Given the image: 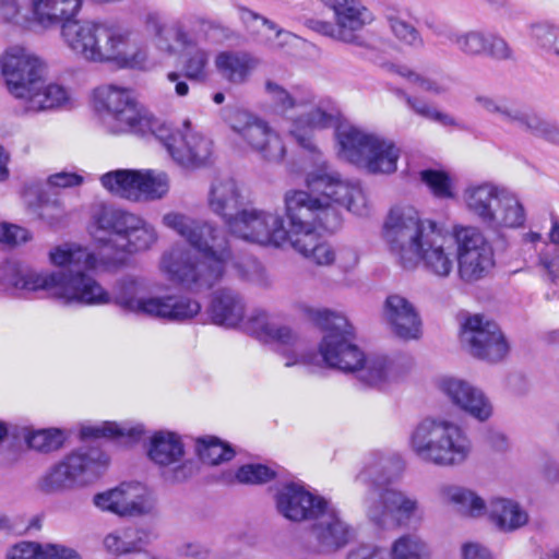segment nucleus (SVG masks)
<instances>
[{
    "label": "nucleus",
    "mask_w": 559,
    "mask_h": 559,
    "mask_svg": "<svg viewBox=\"0 0 559 559\" xmlns=\"http://www.w3.org/2000/svg\"><path fill=\"white\" fill-rule=\"evenodd\" d=\"M197 452L201 461L210 465H218L234 457L233 448L214 436L198 439Z\"/></svg>",
    "instance_id": "obj_45"
},
{
    "label": "nucleus",
    "mask_w": 559,
    "mask_h": 559,
    "mask_svg": "<svg viewBox=\"0 0 559 559\" xmlns=\"http://www.w3.org/2000/svg\"><path fill=\"white\" fill-rule=\"evenodd\" d=\"M2 75L9 92L21 95L23 88L34 84L45 73L44 62L23 46L9 47L0 59Z\"/></svg>",
    "instance_id": "obj_23"
},
{
    "label": "nucleus",
    "mask_w": 559,
    "mask_h": 559,
    "mask_svg": "<svg viewBox=\"0 0 559 559\" xmlns=\"http://www.w3.org/2000/svg\"><path fill=\"white\" fill-rule=\"evenodd\" d=\"M464 559H492L489 550L477 543H466L462 546Z\"/></svg>",
    "instance_id": "obj_62"
},
{
    "label": "nucleus",
    "mask_w": 559,
    "mask_h": 559,
    "mask_svg": "<svg viewBox=\"0 0 559 559\" xmlns=\"http://www.w3.org/2000/svg\"><path fill=\"white\" fill-rule=\"evenodd\" d=\"M237 14L246 34L257 44L283 49L297 39L290 32L246 7H238Z\"/></svg>",
    "instance_id": "obj_28"
},
{
    "label": "nucleus",
    "mask_w": 559,
    "mask_h": 559,
    "mask_svg": "<svg viewBox=\"0 0 559 559\" xmlns=\"http://www.w3.org/2000/svg\"><path fill=\"white\" fill-rule=\"evenodd\" d=\"M436 388L456 408L480 423L493 415V404L487 394L464 379L442 376L436 380Z\"/></svg>",
    "instance_id": "obj_22"
},
{
    "label": "nucleus",
    "mask_w": 559,
    "mask_h": 559,
    "mask_svg": "<svg viewBox=\"0 0 559 559\" xmlns=\"http://www.w3.org/2000/svg\"><path fill=\"white\" fill-rule=\"evenodd\" d=\"M486 443L496 452H506L509 449V439L504 432L488 429L485 436Z\"/></svg>",
    "instance_id": "obj_60"
},
{
    "label": "nucleus",
    "mask_w": 559,
    "mask_h": 559,
    "mask_svg": "<svg viewBox=\"0 0 559 559\" xmlns=\"http://www.w3.org/2000/svg\"><path fill=\"white\" fill-rule=\"evenodd\" d=\"M527 34L535 49L559 60V25L534 22L527 26Z\"/></svg>",
    "instance_id": "obj_42"
},
{
    "label": "nucleus",
    "mask_w": 559,
    "mask_h": 559,
    "mask_svg": "<svg viewBox=\"0 0 559 559\" xmlns=\"http://www.w3.org/2000/svg\"><path fill=\"white\" fill-rule=\"evenodd\" d=\"M139 169H115L100 176L99 180L110 194L131 201H138Z\"/></svg>",
    "instance_id": "obj_40"
},
{
    "label": "nucleus",
    "mask_w": 559,
    "mask_h": 559,
    "mask_svg": "<svg viewBox=\"0 0 559 559\" xmlns=\"http://www.w3.org/2000/svg\"><path fill=\"white\" fill-rule=\"evenodd\" d=\"M0 20L12 24H17L22 20L17 0H0Z\"/></svg>",
    "instance_id": "obj_59"
},
{
    "label": "nucleus",
    "mask_w": 559,
    "mask_h": 559,
    "mask_svg": "<svg viewBox=\"0 0 559 559\" xmlns=\"http://www.w3.org/2000/svg\"><path fill=\"white\" fill-rule=\"evenodd\" d=\"M275 477V472L263 464H246L240 466L235 479L240 484L259 485L270 481Z\"/></svg>",
    "instance_id": "obj_51"
},
{
    "label": "nucleus",
    "mask_w": 559,
    "mask_h": 559,
    "mask_svg": "<svg viewBox=\"0 0 559 559\" xmlns=\"http://www.w3.org/2000/svg\"><path fill=\"white\" fill-rule=\"evenodd\" d=\"M548 239L554 247L540 253L538 266L545 280L557 283L559 281V218L556 216L551 217Z\"/></svg>",
    "instance_id": "obj_43"
},
{
    "label": "nucleus",
    "mask_w": 559,
    "mask_h": 559,
    "mask_svg": "<svg viewBox=\"0 0 559 559\" xmlns=\"http://www.w3.org/2000/svg\"><path fill=\"white\" fill-rule=\"evenodd\" d=\"M391 559H429L431 549L428 543L416 534H404L391 546Z\"/></svg>",
    "instance_id": "obj_44"
},
{
    "label": "nucleus",
    "mask_w": 559,
    "mask_h": 559,
    "mask_svg": "<svg viewBox=\"0 0 559 559\" xmlns=\"http://www.w3.org/2000/svg\"><path fill=\"white\" fill-rule=\"evenodd\" d=\"M227 123L237 143L270 163H280L286 155L283 138L266 120L247 110H234Z\"/></svg>",
    "instance_id": "obj_16"
},
{
    "label": "nucleus",
    "mask_w": 559,
    "mask_h": 559,
    "mask_svg": "<svg viewBox=\"0 0 559 559\" xmlns=\"http://www.w3.org/2000/svg\"><path fill=\"white\" fill-rule=\"evenodd\" d=\"M337 156L372 174H392L397 168L400 148L392 140L367 132L348 122L336 126Z\"/></svg>",
    "instance_id": "obj_12"
},
{
    "label": "nucleus",
    "mask_w": 559,
    "mask_h": 559,
    "mask_svg": "<svg viewBox=\"0 0 559 559\" xmlns=\"http://www.w3.org/2000/svg\"><path fill=\"white\" fill-rule=\"evenodd\" d=\"M40 217L46 221L50 226H55L60 223L64 217V210L60 203L55 202L53 204L43 205Z\"/></svg>",
    "instance_id": "obj_61"
},
{
    "label": "nucleus",
    "mask_w": 559,
    "mask_h": 559,
    "mask_svg": "<svg viewBox=\"0 0 559 559\" xmlns=\"http://www.w3.org/2000/svg\"><path fill=\"white\" fill-rule=\"evenodd\" d=\"M456 265L460 278L475 283L489 275L495 266V253L484 234L474 226H453Z\"/></svg>",
    "instance_id": "obj_18"
},
{
    "label": "nucleus",
    "mask_w": 559,
    "mask_h": 559,
    "mask_svg": "<svg viewBox=\"0 0 559 559\" xmlns=\"http://www.w3.org/2000/svg\"><path fill=\"white\" fill-rule=\"evenodd\" d=\"M144 433L141 424L104 421L102 424L85 426L81 429L83 438H115L126 443L135 442Z\"/></svg>",
    "instance_id": "obj_38"
},
{
    "label": "nucleus",
    "mask_w": 559,
    "mask_h": 559,
    "mask_svg": "<svg viewBox=\"0 0 559 559\" xmlns=\"http://www.w3.org/2000/svg\"><path fill=\"white\" fill-rule=\"evenodd\" d=\"M385 20L392 34L399 41L415 48L424 46V39L418 29L401 12L388 10L385 12Z\"/></svg>",
    "instance_id": "obj_46"
},
{
    "label": "nucleus",
    "mask_w": 559,
    "mask_h": 559,
    "mask_svg": "<svg viewBox=\"0 0 559 559\" xmlns=\"http://www.w3.org/2000/svg\"><path fill=\"white\" fill-rule=\"evenodd\" d=\"M330 7L341 28L342 41L360 44L357 33L374 21L373 12L361 0H332Z\"/></svg>",
    "instance_id": "obj_29"
},
{
    "label": "nucleus",
    "mask_w": 559,
    "mask_h": 559,
    "mask_svg": "<svg viewBox=\"0 0 559 559\" xmlns=\"http://www.w3.org/2000/svg\"><path fill=\"white\" fill-rule=\"evenodd\" d=\"M170 190V179L167 173L143 168L138 171V201L151 202L167 197Z\"/></svg>",
    "instance_id": "obj_39"
},
{
    "label": "nucleus",
    "mask_w": 559,
    "mask_h": 559,
    "mask_svg": "<svg viewBox=\"0 0 559 559\" xmlns=\"http://www.w3.org/2000/svg\"><path fill=\"white\" fill-rule=\"evenodd\" d=\"M346 559H385V552L372 545H359L348 551Z\"/></svg>",
    "instance_id": "obj_58"
},
{
    "label": "nucleus",
    "mask_w": 559,
    "mask_h": 559,
    "mask_svg": "<svg viewBox=\"0 0 559 559\" xmlns=\"http://www.w3.org/2000/svg\"><path fill=\"white\" fill-rule=\"evenodd\" d=\"M167 80L169 82H173L175 83V93L180 96V97H183V96H187L188 93H189V85L186 81L183 80H180V74L177 73V72H169L167 74Z\"/></svg>",
    "instance_id": "obj_64"
},
{
    "label": "nucleus",
    "mask_w": 559,
    "mask_h": 559,
    "mask_svg": "<svg viewBox=\"0 0 559 559\" xmlns=\"http://www.w3.org/2000/svg\"><path fill=\"white\" fill-rule=\"evenodd\" d=\"M164 227L183 238L200 258L185 245H175L165 250L159 259L160 273L170 282L199 292L218 283L229 265L249 282H255L262 274L260 263L254 259L235 262L224 229L210 222H200L177 210L162 216Z\"/></svg>",
    "instance_id": "obj_4"
},
{
    "label": "nucleus",
    "mask_w": 559,
    "mask_h": 559,
    "mask_svg": "<svg viewBox=\"0 0 559 559\" xmlns=\"http://www.w3.org/2000/svg\"><path fill=\"white\" fill-rule=\"evenodd\" d=\"M27 445L36 451L50 452L58 450L63 441V432L59 429L31 430L24 435Z\"/></svg>",
    "instance_id": "obj_49"
},
{
    "label": "nucleus",
    "mask_w": 559,
    "mask_h": 559,
    "mask_svg": "<svg viewBox=\"0 0 559 559\" xmlns=\"http://www.w3.org/2000/svg\"><path fill=\"white\" fill-rule=\"evenodd\" d=\"M490 524L500 533H513L530 522L527 510L518 501L503 497L492 498L487 508Z\"/></svg>",
    "instance_id": "obj_33"
},
{
    "label": "nucleus",
    "mask_w": 559,
    "mask_h": 559,
    "mask_svg": "<svg viewBox=\"0 0 559 559\" xmlns=\"http://www.w3.org/2000/svg\"><path fill=\"white\" fill-rule=\"evenodd\" d=\"M206 203L212 213L221 217L228 227L243 203L238 183L229 177L215 178L210 186Z\"/></svg>",
    "instance_id": "obj_31"
},
{
    "label": "nucleus",
    "mask_w": 559,
    "mask_h": 559,
    "mask_svg": "<svg viewBox=\"0 0 559 559\" xmlns=\"http://www.w3.org/2000/svg\"><path fill=\"white\" fill-rule=\"evenodd\" d=\"M148 134L154 135L171 160L185 169L202 167L213 155V142L198 131L189 119L175 128L157 118Z\"/></svg>",
    "instance_id": "obj_15"
},
{
    "label": "nucleus",
    "mask_w": 559,
    "mask_h": 559,
    "mask_svg": "<svg viewBox=\"0 0 559 559\" xmlns=\"http://www.w3.org/2000/svg\"><path fill=\"white\" fill-rule=\"evenodd\" d=\"M310 27L322 35L342 41L341 28L336 25V23L332 24L326 21L313 20L310 21Z\"/></svg>",
    "instance_id": "obj_63"
},
{
    "label": "nucleus",
    "mask_w": 559,
    "mask_h": 559,
    "mask_svg": "<svg viewBox=\"0 0 559 559\" xmlns=\"http://www.w3.org/2000/svg\"><path fill=\"white\" fill-rule=\"evenodd\" d=\"M381 238L394 261L407 271L423 270L445 280L456 265L453 228L443 233L431 219H423L411 205L392 207L382 225Z\"/></svg>",
    "instance_id": "obj_5"
},
{
    "label": "nucleus",
    "mask_w": 559,
    "mask_h": 559,
    "mask_svg": "<svg viewBox=\"0 0 559 559\" xmlns=\"http://www.w3.org/2000/svg\"><path fill=\"white\" fill-rule=\"evenodd\" d=\"M47 258L52 266L62 270L37 271L10 264L5 283L16 290H43L63 305L103 306L114 302L124 312L167 322L190 320L201 311L200 302L187 296L147 294L145 281L139 277L120 280L110 294L90 274L98 270L104 260L82 243L66 241L52 246Z\"/></svg>",
    "instance_id": "obj_1"
},
{
    "label": "nucleus",
    "mask_w": 559,
    "mask_h": 559,
    "mask_svg": "<svg viewBox=\"0 0 559 559\" xmlns=\"http://www.w3.org/2000/svg\"><path fill=\"white\" fill-rule=\"evenodd\" d=\"M228 230L237 238L261 246L281 247L289 241V229L275 211L243 209L228 221Z\"/></svg>",
    "instance_id": "obj_19"
},
{
    "label": "nucleus",
    "mask_w": 559,
    "mask_h": 559,
    "mask_svg": "<svg viewBox=\"0 0 559 559\" xmlns=\"http://www.w3.org/2000/svg\"><path fill=\"white\" fill-rule=\"evenodd\" d=\"M308 191L289 190L285 193V213L289 223V242L306 259L320 266L334 263L336 252L324 241L319 228L332 231L340 224L335 205L365 216L369 213L368 197L358 181L343 178L325 162L307 171Z\"/></svg>",
    "instance_id": "obj_3"
},
{
    "label": "nucleus",
    "mask_w": 559,
    "mask_h": 559,
    "mask_svg": "<svg viewBox=\"0 0 559 559\" xmlns=\"http://www.w3.org/2000/svg\"><path fill=\"white\" fill-rule=\"evenodd\" d=\"M146 453L154 464L163 468H170L171 481H181L190 473V465L185 460V445L181 437L173 431L160 430L154 432L147 442Z\"/></svg>",
    "instance_id": "obj_24"
},
{
    "label": "nucleus",
    "mask_w": 559,
    "mask_h": 559,
    "mask_svg": "<svg viewBox=\"0 0 559 559\" xmlns=\"http://www.w3.org/2000/svg\"><path fill=\"white\" fill-rule=\"evenodd\" d=\"M359 262V257L356 250L352 248H343L336 252V259L334 263H336L337 267L343 272L353 271Z\"/></svg>",
    "instance_id": "obj_57"
},
{
    "label": "nucleus",
    "mask_w": 559,
    "mask_h": 559,
    "mask_svg": "<svg viewBox=\"0 0 559 559\" xmlns=\"http://www.w3.org/2000/svg\"><path fill=\"white\" fill-rule=\"evenodd\" d=\"M465 210L487 228L500 231L524 226L526 211L520 197L492 181H476L462 191Z\"/></svg>",
    "instance_id": "obj_11"
},
{
    "label": "nucleus",
    "mask_w": 559,
    "mask_h": 559,
    "mask_svg": "<svg viewBox=\"0 0 559 559\" xmlns=\"http://www.w3.org/2000/svg\"><path fill=\"white\" fill-rule=\"evenodd\" d=\"M419 178L433 197L438 199L454 198L453 179L445 171L425 169L419 173Z\"/></svg>",
    "instance_id": "obj_48"
},
{
    "label": "nucleus",
    "mask_w": 559,
    "mask_h": 559,
    "mask_svg": "<svg viewBox=\"0 0 559 559\" xmlns=\"http://www.w3.org/2000/svg\"><path fill=\"white\" fill-rule=\"evenodd\" d=\"M94 108L104 112L109 132L114 134L134 133L147 135L157 118L133 96L131 90L105 84L96 87L92 94Z\"/></svg>",
    "instance_id": "obj_13"
},
{
    "label": "nucleus",
    "mask_w": 559,
    "mask_h": 559,
    "mask_svg": "<svg viewBox=\"0 0 559 559\" xmlns=\"http://www.w3.org/2000/svg\"><path fill=\"white\" fill-rule=\"evenodd\" d=\"M46 103H48L49 110L62 108L70 105L73 100L71 92L58 83H46Z\"/></svg>",
    "instance_id": "obj_53"
},
{
    "label": "nucleus",
    "mask_w": 559,
    "mask_h": 559,
    "mask_svg": "<svg viewBox=\"0 0 559 559\" xmlns=\"http://www.w3.org/2000/svg\"><path fill=\"white\" fill-rule=\"evenodd\" d=\"M7 559H82L72 548L59 544L21 542L12 546Z\"/></svg>",
    "instance_id": "obj_35"
},
{
    "label": "nucleus",
    "mask_w": 559,
    "mask_h": 559,
    "mask_svg": "<svg viewBox=\"0 0 559 559\" xmlns=\"http://www.w3.org/2000/svg\"><path fill=\"white\" fill-rule=\"evenodd\" d=\"M260 63L259 57L245 50H223L214 59L222 78L236 85L246 83Z\"/></svg>",
    "instance_id": "obj_32"
},
{
    "label": "nucleus",
    "mask_w": 559,
    "mask_h": 559,
    "mask_svg": "<svg viewBox=\"0 0 559 559\" xmlns=\"http://www.w3.org/2000/svg\"><path fill=\"white\" fill-rule=\"evenodd\" d=\"M178 552L185 558L205 559L210 554V549L201 542L188 540L179 545Z\"/></svg>",
    "instance_id": "obj_56"
},
{
    "label": "nucleus",
    "mask_w": 559,
    "mask_h": 559,
    "mask_svg": "<svg viewBox=\"0 0 559 559\" xmlns=\"http://www.w3.org/2000/svg\"><path fill=\"white\" fill-rule=\"evenodd\" d=\"M32 239V233L21 226L0 223V242L11 246L25 243Z\"/></svg>",
    "instance_id": "obj_54"
},
{
    "label": "nucleus",
    "mask_w": 559,
    "mask_h": 559,
    "mask_svg": "<svg viewBox=\"0 0 559 559\" xmlns=\"http://www.w3.org/2000/svg\"><path fill=\"white\" fill-rule=\"evenodd\" d=\"M150 534L146 530L128 526L107 534L103 545L111 555H126L138 551L142 546L148 544Z\"/></svg>",
    "instance_id": "obj_36"
},
{
    "label": "nucleus",
    "mask_w": 559,
    "mask_h": 559,
    "mask_svg": "<svg viewBox=\"0 0 559 559\" xmlns=\"http://www.w3.org/2000/svg\"><path fill=\"white\" fill-rule=\"evenodd\" d=\"M382 320L390 333L402 341H417L423 336V321L416 307L399 294L389 295L382 307Z\"/></svg>",
    "instance_id": "obj_25"
},
{
    "label": "nucleus",
    "mask_w": 559,
    "mask_h": 559,
    "mask_svg": "<svg viewBox=\"0 0 559 559\" xmlns=\"http://www.w3.org/2000/svg\"><path fill=\"white\" fill-rule=\"evenodd\" d=\"M94 504L102 511L119 516H140L151 513L155 500L151 490L140 483H122L94 496Z\"/></svg>",
    "instance_id": "obj_21"
},
{
    "label": "nucleus",
    "mask_w": 559,
    "mask_h": 559,
    "mask_svg": "<svg viewBox=\"0 0 559 559\" xmlns=\"http://www.w3.org/2000/svg\"><path fill=\"white\" fill-rule=\"evenodd\" d=\"M325 500L297 483L280 486L274 495L276 511L290 522L311 520L324 507Z\"/></svg>",
    "instance_id": "obj_26"
},
{
    "label": "nucleus",
    "mask_w": 559,
    "mask_h": 559,
    "mask_svg": "<svg viewBox=\"0 0 559 559\" xmlns=\"http://www.w3.org/2000/svg\"><path fill=\"white\" fill-rule=\"evenodd\" d=\"M45 76V73L43 74ZM21 100L25 111L38 112L49 110L48 103H46V86L45 78L37 80L36 83L29 84L23 88L21 95H13Z\"/></svg>",
    "instance_id": "obj_50"
},
{
    "label": "nucleus",
    "mask_w": 559,
    "mask_h": 559,
    "mask_svg": "<svg viewBox=\"0 0 559 559\" xmlns=\"http://www.w3.org/2000/svg\"><path fill=\"white\" fill-rule=\"evenodd\" d=\"M475 103L480 109L498 115L502 121L508 123L513 106L485 94L476 95Z\"/></svg>",
    "instance_id": "obj_52"
},
{
    "label": "nucleus",
    "mask_w": 559,
    "mask_h": 559,
    "mask_svg": "<svg viewBox=\"0 0 559 559\" xmlns=\"http://www.w3.org/2000/svg\"><path fill=\"white\" fill-rule=\"evenodd\" d=\"M395 94L403 98L408 107L414 110L417 115L427 118L429 120L436 121L443 127H460V122L450 114L440 111L435 106L428 104L427 102L418 98H414L406 94L402 90H396Z\"/></svg>",
    "instance_id": "obj_47"
},
{
    "label": "nucleus",
    "mask_w": 559,
    "mask_h": 559,
    "mask_svg": "<svg viewBox=\"0 0 559 559\" xmlns=\"http://www.w3.org/2000/svg\"><path fill=\"white\" fill-rule=\"evenodd\" d=\"M438 497L443 503L455 506L460 513L469 518H480L487 512L485 500L466 487L442 485L438 488Z\"/></svg>",
    "instance_id": "obj_34"
},
{
    "label": "nucleus",
    "mask_w": 559,
    "mask_h": 559,
    "mask_svg": "<svg viewBox=\"0 0 559 559\" xmlns=\"http://www.w3.org/2000/svg\"><path fill=\"white\" fill-rule=\"evenodd\" d=\"M146 33L153 37L154 48L166 57H175L179 49L186 51L182 70L186 79L203 83L211 74V51L200 47L206 41L215 22L202 14H187L167 26L158 11L147 12L143 17Z\"/></svg>",
    "instance_id": "obj_6"
},
{
    "label": "nucleus",
    "mask_w": 559,
    "mask_h": 559,
    "mask_svg": "<svg viewBox=\"0 0 559 559\" xmlns=\"http://www.w3.org/2000/svg\"><path fill=\"white\" fill-rule=\"evenodd\" d=\"M460 342L471 356L488 362L501 361L510 350L500 326L483 314H473L464 320Z\"/></svg>",
    "instance_id": "obj_20"
},
{
    "label": "nucleus",
    "mask_w": 559,
    "mask_h": 559,
    "mask_svg": "<svg viewBox=\"0 0 559 559\" xmlns=\"http://www.w3.org/2000/svg\"><path fill=\"white\" fill-rule=\"evenodd\" d=\"M411 451L424 463L439 467L464 465L473 454V442L457 423L429 416L420 420L409 435Z\"/></svg>",
    "instance_id": "obj_10"
},
{
    "label": "nucleus",
    "mask_w": 559,
    "mask_h": 559,
    "mask_svg": "<svg viewBox=\"0 0 559 559\" xmlns=\"http://www.w3.org/2000/svg\"><path fill=\"white\" fill-rule=\"evenodd\" d=\"M267 313L263 310L253 311L245 320V304L242 298L233 290H219L213 296L210 313L213 322L226 328L240 326L246 333L255 337L247 331L246 326L249 321L258 313Z\"/></svg>",
    "instance_id": "obj_30"
},
{
    "label": "nucleus",
    "mask_w": 559,
    "mask_h": 559,
    "mask_svg": "<svg viewBox=\"0 0 559 559\" xmlns=\"http://www.w3.org/2000/svg\"><path fill=\"white\" fill-rule=\"evenodd\" d=\"M384 461L379 453L369 454L356 477L358 483L370 485L365 498L367 516L382 527L388 526L391 522L408 525L412 521H420L424 509L415 495L393 487H382Z\"/></svg>",
    "instance_id": "obj_9"
},
{
    "label": "nucleus",
    "mask_w": 559,
    "mask_h": 559,
    "mask_svg": "<svg viewBox=\"0 0 559 559\" xmlns=\"http://www.w3.org/2000/svg\"><path fill=\"white\" fill-rule=\"evenodd\" d=\"M431 29L443 44L450 45L467 58L488 57L498 61H507L514 57L510 44L497 33L480 28L461 31L450 24H438Z\"/></svg>",
    "instance_id": "obj_17"
},
{
    "label": "nucleus",
    "mask_w": 559,
    "mask_h": 559,
    "mask_svg": "<svg viewBox=\"0 0 559 559\" xmlns=\"http://www.w3.org/2000/svg\"><path fill=\"white\" fill-rule=\"evenodd\" d=\"M312 319L324 334L318 346V354L307 349L306 342L288 325L278 323L270 313H258L246 329L265 344H274L275 352L284 359L287 368L329 367L356 378L368 386L384 389L397 382L408 370L401 358L385 355L366 356L353 342L354 329L347 318L329 309L313 312Z\"/></svg>",
    "instance_id": "obj_2"
},
{
    "label": "nucleus",
    "mask_w": 559,
    "mask_h": 559,
    "mask_svg": "<svg viewBox=\"0 0 559 559\" xmlns=\"http://www.w3.org/2000/svg\"><path fill=\"white\" fill-rule=\"evenodd\" d=\"M508 123L544 136L548 141L559 142V129L533 110L513 106Z\"/></svg>",
    "instance_id": "obj_41"
},
{
    "label": "nucleus",
    "mask_w": 559,
    "mask_h": 559,
    "mask_svg": "<svg viewBox=\"0 0 559 559\" xmlns=\"http://www.w3.org/2000/svg\"><path fill=\"white\" fill-rule=\"evenodd\" d=\"M311 534L321 552H334L345 547L352 538L349 525L342 519L340 511L330 501L313 518Z\"/></svg>",
    "instance_id": "obj_27"
},
{
    "label": "nucleus",
    "mask_w": 559,
    "mask_h": 559,
    "mask_svg": "<svg viewBox=\"0 0 559 559\" xmlns=\"http://www.w3.org/2000/svg\"><path fill=\"white\" fill-rule=\"evenodd\" d=\"M389 71L407 83L417 86L421 91L432 95H444L450 92L452 80L449 76H429L419 73L406 64H391Z\"/></svg>",
    "instance_id": "obj_37"
},
{
    "label": "nucleus",
    "mask_w": 559,
    "mask_h": 559,
    "mask_svg": "<svg viewBox=\"0 0 559 559\" xmlns=\"http://www.w3.org/2000/svg\"><path fill=\"white\" fill-rule=\"evenodd\" d=\"M87 233L99 248L129 254L147 251L158 241L155 226L144 217L103 202L91 206Z\"/></svg>",
    "instance_id": "obj_8"
},
{
    "label": "nucleus",
    "mask_w": 559,
    "mask_h": 559,
    "mask_svg": "<svg viewBox=\"0 0 559 559\" xmlns=\"http://www.w3.org/2000/svg\"><path fill=\"white\" fill-rule=\"evenodd\" d=\"M265 92L275 112L285 121L288 134L300 147L319 158L321 152L314 134L338 122L340 114L334 106L328 100H317L310 91L288 92L272 81L265 83Z\"/></svg>",
    "instance_id": "obj_7"
},
{
    "label": "nucleus",
    "mask_w": 559,
    "mask_h": 559,
    "mask_svg": "<svg viewBox=\"0 0 559 559\" xmlns=\"http://www.w3.org/2000/svg\"><path fill=\"white\" fill-rule=\"evenodd\" d=\"M109 464V457L96 448L80 449L52 465L40 478L44 491L55 492L85 487L97 480Z\"/></svg>",
    "instance_id": "obj_14"
},
{
    "label": "nucleus",
    "mask_w": 559,
    "mask_h": 559,
    "mask_svg": "<svg viewBox=\"0 0 559 559\" xmlns=\"http://www.w3.org/2000/svg\"><path fill=\"white\" fill-rule=\"evenodd\" d=\"M84 181V178L71 171H60L50 175L47 178V185L51 188H72L81 186Z\"/></svg>",
    "instance_id": "obj_55"
}]
</instances>
